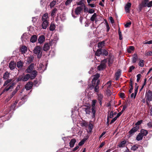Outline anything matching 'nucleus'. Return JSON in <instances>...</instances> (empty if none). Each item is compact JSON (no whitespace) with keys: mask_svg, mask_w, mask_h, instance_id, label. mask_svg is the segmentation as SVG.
Wrapping results in <instances>:
<instances>
[{"mask_svg":"<svg viewBox=\"0 0 152 152\" xmlns=\"http://www.w3.org/2000/svg\"><path fill=\"white\" fill-rule=\"evenodd\" d=\"M152 6V1L149 2V0H144L139 5V9L140 10L143 7H150Z\"/></svg>","mask_w":152,"mask_h":152,"instance_id":"1","label":"nucleus"},{"mask_svg":"<svg viewBox=\"0 0 152 152\" xmlns=\"http://www.w3.org/2000/svg\"><path fill=\"white\" fill-rule=\"evenodd\" d=\"M34 53L37 55L38 58H40L42 55L41 48L39 46H37L34 48L33 50Z\"/></svg>","mask_w":152,"mask_h":152,"instance_id":"2","label":"nucleus"},{"mask_svg":"<svg viewBox=\"0 0 152 152\" xmlns=\"http://www.w3.org/2000/svg\"><path fill=\"white\" fill-rule=\"evenodd\" d=\"M97 101L95 99L93 100L91 103V112L93 115L92 116V118H94L96 115V109L95 107V105Z\"/></svg>","mask_w":152,"mask_h":152,"instance_id":"3","label":"nucleus"},{"mask_svg":"<svg viewBox=\"0 0 152 152\" xmlns=\"http://www.w3.org/2000/svg\"><path fill=\"white\" fill-rule=\"evenodd\" d=\"M30 77L29 74H27L25 75L20 76L18 79V81L22 80L23 81H26L28 80Z\"/></svg>","mask_w":152,"mask_h":152,"instance_id":"4","label":"nucleus"},{"mask_svg":"<svg viewBox=\"0 0 152 152\" xmlns=\"http://www.w3.org/2000/svg\"><path fill=\"white\" fill-rule=\"evenodd\" d=\"M106 62V59H104L102 61L101 64L98 67V69L99 70H101L104 69L105 67V63Z\"/></svg>","mask_w":152,"mask_h":152,"instance_id":"5","label":"nucleus"},{"mask_svg":"<svg viewBox=\"0 0 152 152\" xmlns=\"http://www.w3.org/2000/svg\"><path fill=\"white\" fill-rule=\"evenodd\" d=\"M139 129V126H136L131 129L129 132V136H132L134 133L137 132Z\"/></svg>","mask_w":152,"mask_h":152,"instance_id":"6","label":"nucleus"},{"mask_svg":"<svg viewBox=\"0 0 152 152\" xmlns=\"http://www.w3.org/2000/svg\"><path fill=\"white\" fill-rule=\"evenodd\" d=\"M146 102L148 105H149L148 102L152 101V92H148L146 95Z\"/></svg>","mask_w":152,"mask_h":152,"instance_id":"7","label":"nucleus"},{"mask_svg":"<svg viewBox=\"0 0 152 152\" xmlns=\"http://www.w3.org/2000/svg\"><path fill=\"white\" fill-rule=\"evenodd\" d=\"M9 112V108H5L2 111L0 114V117L1 118L2 117L4 116L7 115L8 113Z\"/></svg>","mask_w":152,"mask_h":152,"instance_id":"8","label":"nucleus"},{"mask_svg":"<svg viewBox=\"0 0 152 152\" xmlns=\"http://www.w3.org/2000/svg\"><path fill=\"white\" fill-rule=\"evenodd\" d=\"M100 75L99 74H96L94 76V77L92 81V85L95 84V83H97V81L99 80H98V79Z\"/></svg>","mask_w":152,"mask_h":152,"instance_id":"9","label":"nucleus"},{"mask_svg":"<svg viewBox=\"0 0 152 152\" xmlns=\"http://www.w3.org/2000/svg\"><path fill=\"white\" fill-rule=\"evenodd\" d=\"M84 111L86 112V114L89 115L91 113V107L90 106H84L83 108Z\"/></svg>","mask_w":152,"mask_h":152,"instance_id":"10","label":"nucleus"},{"mask_svg":"<svg viewBox=\"0 0 152 152\" xmlns=\"http://www.w3.org/2000/svg\"><path fill=\"white\" fill-rule=\"evenodd\" d=\"M131 6V4L129 2H128L125 7V10L126 13H129L130 9Z\"/></svg>","mask_w":152,"mask_h":152,"instance_id":"11","label":"nucleus"},{"mask_svg":"<svg viewBox=\"0 0 152 152\" xmlns=\"http://www.w3.org/2000/svg\"><path fill=\"white\" fill-rule=\"evenodd\" d=\"M34 67V64H31L28 67L26 70V72L28 73H30L31 72L33 69Z\"/></svg>","mask_w":152,"mask_h":152,"instance_id":"12","label":"nucleus"},{"mask_svg":"<svg viewBox=\"0 0 152 152\" xmlns=\"http://www.w3.org/2000/svg\"><path fill=\"white\" fill-rule=\"evenodd\" d=\"M49 19V18L48 13H45L43 15L42 18V21H48Z\"/></svg>","mask_w":152,"mask_h":152,"instance_id":"13","label":"nucleus"},{"mask_svg":"<svg viewBox=\"0 0 152 152\" xmlns=\"http://www.w3.org/2000/svg\"><path fill=\"white\" fill-rule=\"evenodd\" d=\"M33 83L32 82H29L27 83L25 86V88L27 90L30 89L33 86Z\"/></svg>","mask_w":152,"mask_h":152,"instance_id":"14","label":"nucleus"},{"mask_svg":"<svg viewBox=\"0 0 152 152\" xmlns=\"http://www.w3.org/2000/svg\"><path fill=\"white\" fill-rule=\"evenodd\" d=\"M49 24L48 21H42V27L43 29H46L48 26Z\"/></svg>","mask_w":152,"mask_h":152,"instance_id":"15","label":"nucleus"},{"mask_svg":"<svg viewBox=\"0 0 152 152\" xmlns=\"http://www.w3.org/2000/svg\"><path fill=\"white\" fill-rule=\"evenodd\" d=\"M100 82L99 80L97 81V83H95V84L92 85L94 87H95L94 88V91L95 92H97L99 91V87L98 86Z\"/></svg>","mask_w":152,"mask_h":152,"instance_id":"16","label":"nucleus"},{"mask_svg":"<svg viewBox=\"0 0 152 152\" xmlns=\"http://www.w3.org/2000/svg\"><path fill=\"white\" fill-rule=\"evenodd\" d=\"M45 38L44 35H42L40 36L38 39V42L41 44L42 43L45 41Z\"/></svg>","mask_w":152,"mask_h":152,"instance_id":"17","label":"nucleus"},{"mask_svg":"<svg viewBox=\"0 0 152 152\" xmlns=\"http://www.w3.org/2000/svg\"><path fill=\"white\" fill-rule=\"evenodd\" d=\"M14 85V84L12 83L10 85L9 87L7 86L4 89L3 91L4 92L7 91L9 90L10 91H11L13 88Z\"/></svg>","mask_w":152,"mask_h":152,"instance_id":"18","label":"nucleus"},{"mask_svg":"<svg viewBox=\"0 0 152 152\" xmlns=\"http://www.w3.org/2000/svg\"><path fill=\"white\" fill-rule=\"evenodd\" d=\"M50 43H45L43 47V50L45 51H47L49 50L50 48Z\"/></svg>","mask_w":152,"mask_h":152,"instance_id":"19","label":"nucleus"},{"mask_svg":"<svg viewBox=\"0 0 152 152\" xmlns=\"http://www.w3.org/2000/svg\"><path fill=\"white\" fill-rule=\"evenodd\" d=\"M16 64L14 61H11L9 64V66L11 70H12L15 69Z\"/></svg>","mask_w":152,"mask_h":152,"instance_id":"20","label":"nucleus"},{"mask_svg":"<svg viewBox=\"0 0 152 152\" xmlns=\"http://www.w3.org/2000/svg\"><path fill=\"white\" fill-rule=\"evenodd\" d=\"M82 8L81 6L78 7L75 9V13L77 15H78L80 14Z\"/></svg>","mask_w":152,"mask_h":152,"instance_id":"21","label":"nucleus"},{"mask_svg":"<svg viewBox=\"0 0 152 152\" xmlns=\"http://www.w3.org/2000/svg\"><path fill=\"white\" fill-rule=\"evenodd\" d=\"M37 72L35 70H33L31 74V76L30 77L31 79H34L36 76L37 75Z\"/></svg>","mask_w":152,"mask_h":152,"instance_id":"22","label":"nucleus"},{"mask_svg":"<svg viewBox=\"0 0 152 152\" xmlns=\"http://www.w3.org/2000/svg\"><path fill=\"white\" fill-rule=\"evenodd\" d=\"M20 50L22 53H25L27 50V48L26 46H22L20 49Z\"/></svg>","mask_w":152,"mask_h":152,"instance_id":"23","label":"nucleus"},{"mask_svg":"<svg viewBox=\"0 0 152 152\" xmlns=\"http://www.w3.org/2000/svg\"><path fill=\"white\" fill-rule=\"evenodd\" d=\"M140 133L143 137L144 136H145L147 135L148 134V132L146 130L142 129L141 130Z\"/></svg>","mask_w":152,"mask_h":152,"instance_id":"24","label":"nucleus"},{"mask_svg":"<svg viewBox=\"0 0 152 152\" xmlns=\"http://www.w3.org/2000/svg\"><path fill=\"white\" fill-rule=\"evenodd\" d=\"M17 93L16 90H14L11 94L8 97V98L7 99L6 101L7 102H8L9 100H10L12 97L15 94Z\"/></svg>","mask_w":152,"mask_h":152,"instance_id":"25","label":"nucleus"},{"mask_svg":"<svg viewBox=\"0 0 152 152\" xmlns=\"http://www.w3.org/2000/svg\"><path fill=\"white\" fill-rule=\"evenodd\" d=\"M37 39V36L35 35H34L31 37L30 39V41L32 43H34L36 42Z\"/></svg>","mask_w":152,"mask_h":152,"instance_id":"26","label":"nucleus"},{"mask_svg":"<svg viewBox=\"0 0 152 152\" xmlns=\"http://www.w3.org/2000/svg\"><path fill=\"white\" fill-rule=\"evenodd\" d=\"M105 44V42L104 41H102L100 42H99L98 44V48L99 49H101L103 47L104 45Z\"/></svg>","mask_w":152,"mask_h":152,"instance_id":"27","label":"nucleus"},{"mask_svg":"<svg viewBox=\"0 0 152 152\" xmlns=\"http://www.w3.org/2000/svg\"><path fill=\"white\" fill-rule=\"evenodd\" d=\"M56 26L55 24L52 23H51L49 27V30L50 31H53L55 28Z\"/></svg>","mask_w":152,"mask_h":152,"instance_id":"28","label":"nucleus"},{"mask_svg":"<svg viewBox=\"0 0 152 152\" xmlns=\"http://www.w3.org/2000/svg\"><path fill=\"white\" fill-rule=\"evenodd\" d=\"M39 66H40L38 68V70L40 72H43L44 71V66L41 64Z\"/></svg>","mask_w":152,"mask_h":152,"instance_id":"29","label":"nucleus"},{"mask_svg":"<svg viewBox=\"0 0 152 152\" xmlns=\"http://www.w3.org/2000/svg\"><path fill=\"white\" fill-rule=\"evenodd\" d=\"M121 75V72L119 70H118L115 73V79L116 80H118L119 79L120 76Z\"/></svg>","mask_w":152,"mask_h":152,"instance_id":"30","label":"nucleus"},{"mask_svg":"<svg viewBox=\"0 0 152 152\" xmlns=\"http://www.w3.org/2000/svg\"><path fill=\"white\" fill-rule=\"evenodd\" d=\"M138 148L141 149V148H142V147L141 146H138V145H136L132 146V147L131 149L132 150L134 151L136 150Z\"/></svg>","mask_w":152,"mask_h":152,"instance_id":"31","label":"nucleus"},{"mask_svg":"<svg viewBox=\"0 0 152 152\" xmlns=\"http://www.w3.org/2000/svg\"><path fill=\"white\" fill-rule=\"evenodd\" d=\"M88 132H91L93 128V125L91 123H89L88 124Z\"/></svg>","mask_w":152,"mask_h":152,"instance_id":"32","label":"nucleus"},{"mask_svg":"<svg viewBox=\"0 0 152 152\" xmlns=\"http://www.w3.org/2000/svg\"><path fill=\"white\" fill-rule=\"evenodd\" d=\"M18 102V101L17 100H16L14 103H13L12 104V105L10 107V110H14L15 108V107L16 106V104Z\"/></svg>","mask_w":152,"mask_h":152,"instance_id":"33","label":"nucleus"},{"mask_svg":"<svg viewBox=\"0 0 152 152\" xmlns=\"http://www.w3.org/2000/svg\"><path fill=\"white\" fill-rule=\"evenodd\" d=\"M143 136L139 133L138 135L137 136L136 139L137 141H139L140 140H141L142 139Z\"/></svg>","mask_w":152,"mask_h":152,"instance_id":"34","label":"nucleus"},{"mask_svg":"<svg viewBox=\"0 0 152 152\" xmlns=\"http://www.w3.org/2000/svg\"><path fill=\"white\" fill-rule=\"evenodd\" d=\"M102 53L101 49H98L95 53V55L96 56H99Z\"/></svg>","mask_w":152,"mask_h":152,"instance_id":"35","label":"nucleus"},{"mask_svg":"<svg viewBox=\"0 0 152 152\" xmlns=\"http://www.w3.org/2000/svg\"><path fill=\"white\" fill-rule=\"evenodd\" d=\"M137 60V57L136 54H134L133 57L132 58V62L134 63L136 62Z\"/></svg>","mask_w":152,"mask_h":152,"instance_id":"36","label":"nucleus"},{"mask_svg":"<svg viewBox=\"0 0 152 152\" xmlns=\"http://www.w3.org/2000/svg\"><path fill=\"white\" fill-rule=\"evenodd\" d=\"M97 95L98 96L97 99L98 101L102 100L103 98V95L101 94H98Z\"/></svg>","mask_w":152,"mask_h":152,"instance_id":"37","label":"nucleus"},{"mask_svg":"<svg viewBox=\"0 0 152 152\" xmlns=\"http://www.w3.org/2000/svg\"><path fill=\"white\" fill-rule=\"evenodd\" d=\"M34 58L33 56L29 57L27 58V62L28 63H31L33 61Z\"/></svg>","mask_w":152,"mask_h":152,"instance_id":"38","label":"nucleus"},{"mask_svg":"<svg viewBox=\"0 0 152 152\" xmlns=\"http://www.w3.org/2000/svg\"><path fill=\"white\" fill-rule=\"evenodd\" d=\"M111 82L110 81H109L105 84V86L106 87H107V89H108L111 86Z\"/></svg>","mask_w":152,"mask_h":152,"instance_id":"39","label":"nucleus"},{"mask_svg":"<svg viewBox=\"0 0 152 152\" xmlns=\"http://www.w3.org/2000/svg\"><path fill=\"white\" fill-rule=\"evenodd\" d=\"M73 0H66L65 2V5L66 6L70 5Z\"/></svg>","mask_w":152,"mask_h":152,"instance_id":"40","label":"nucleus"},{"mask_svg":"<svg viewBox=\"0 0 152 152\" xmlns=\"http://www.w3.org/2000/svg\"><path fill=\"white\" fill-rule=\"evenodd\" d=\"M96 13H94L91 17V20L92 21H94L96 17Z\"/></svg>","mask_w":152,"mask_h":152,"instance_id":"41","label":"nucleus"},{"mask_svg":"<svg viewBox=\"0 0 152 152\" xmlns=\"http://www.w3.org/2000/svg\"><path fill=\"white\" fill-rule=\"evenodd\" d=\"M23 66V64L21 61H19L18 62L17 64V67L18 68H21Z\"/></svg>","mask_w":152,"mask_h":152,"instance_id":"42","label":"nucleus"},{"mask_svg":"<svg viewBox=\"0 0 152 152\" xmlns=\"http://www.w3.org/2000/svg\"><path fill=\"white\" fill-rule=\"evenodd\" d=\"M145 55L146 56H152V50L151 51H146Z\"/></svg>","mask_w":152,"mask_h":152,"instance_id":"43","label":"nucleus"},{"mask_svg":"<svg viewBox=\"0 0 152 152\" xmlns=\"http://www.w3.org/2000/svg\"><path fill=\"white\" fill-rule=\"evenodd\" d=\"M138 65L139 66L142 67L144 66V61L143 60H140V61Z\"/></svg>","mask_w":152,"mask_h":152,"instance_id":"44","label":"nucleus"},{"mask_svg":"<svg viewBox=\"0 0 152 152\" xmlns=\"http://www.w3.org/2000/svg\"><path fill=\"white\" fill-rule=\"evenodd\" d=\"M96 71V69L95 68H91L90 71H89L88 73L90 74H93L94 73V72Z\"/></svg>","mask_w":152,"mask_h":152,"instance_id":"45","label":"nucleus"},{"mask_svg":"<svg viewBox=\"0 0 152 152\" xmlns=\"http://www.w3.org/2000/svg\"><path fill=\"white\" fill-rule=\"evenodd\" d=\"M9 77V73L8 72H5L3 78L4 79H7Z\"/></svg>","mask_w":152,"mask_h":152,"instance_id":"46","label":"nucleus"},{"mask_svg":"<svg viewBox=\"0 0 152 152\" xmlns=\"http://www.w3.org/2000/svg\"><path fill=\"white\" fill-rule=\"evenodd\" d=\"M12 81V80L10 79H8L4 83L3 86H5L7 85H8V84L9 83H10L11 81Z\"/></svg>","mask_w":152,"mask_h":152,"instance_id":"47","label":"nucleus"},{"mask_svg":"<svg viewBox=\"0 0 152 152\" xmlns=\"http://www.w3.org/2000/svg\"><path fill=\"white\" fill-rule=\"evenodd\" d=\"M56 2L55 1H52L50 4V7L51 8H52L56 4Z\"/></svg>","mask_w":152,"mask_h":152,"instance_id":"48","label":"nucleus"},{"mask_svg":"<svg viewBox=\"0 0 152 152\" xmlns=\"http://www.w3.org/2000/svg\"><path fill=\"white\" fill-rule=\"evenodd\" d=\"M82 126H84L86 127H87L88 125V122L84 121L82 123Z\"/></svg>","mask_w":152,"mask_h":152,"instance_id":"49","label":"nucleus"},{"mask_svg":"<svg viewBox=\"0 0 152 152\" xmlns=\"http://www.w3.org/2000/svg\"><path fill=\"white\" fill-rule=\"evenodd\" d=\"M57 11V9L56 8L54 9L52 11L51 13V16H53L55 15V14L56 13V12Z\"/></svg>","mask_w":152,"mask_h":152,"instance_id":"50","label":"nucleus"},{"mask_svg":"<svg viewBox=\"0 0 152 152\" xmlns=\"http://www.w3.org/2000/svg\"><path fill=\"white\" fill-rule=\"evenodd\" d=\"M88 136L84 137L83 139L80 142H84L88 139Z\"/></svg>","mask_w":152,"mask_h":152,"instance_id":"51","label":"nucleus"},{"mask_svg":"<svg viewBox=\"0 0 152 152\" xmlns=\"http://www.w3.org/2000/svg\"><path fill=\"white\" fill-rule=\"evenodd\" d=\"M102 54L104 55L107 56L108 55V52L106 50L104 49L103 50Z\"/></svg>","mask_w":152,"mask_h":152,"instance_id":"52","label":"nucleus"},{"mask_svg":"<svg viewBox=\"0 0 152 152\" xmlns=\"http://www.w3.org/2000/svg\"><path fill=\"white\" fill-rule=\"evenodd\" d=\"M118 34L120 40H122L123 39L121 32L120 31V29L118 30Z\"/></svg>","mask_w":152,"mask_h":152,"instance_id":"53","label":"nucleus"},{"mask_svg":"<svg viewBox=\"0 0 152 152\" xmlns=\"http://www.w3.org/2000/svg\"><path fill=\"white\" fill-rule=\"evenodd\" d=\"M138 86H137V87H136V88L135 89L134 91V98H135L136 97V95L138 89Z\"/></svg>","mask_w":152,"mask_h":152,"instance_id":"54","label":"nucleus"},{"mask_svg":"<svg viewBox=\"0 0 152 152\" xmlns=\"http://www.w3.org/2000/svg\"><path fill=\"white\" fill-rule=\"evenodd\" d=\"M141 75L140 74H138L137 76V82H138L140 78H141Z\"/></svg>","mask_w":152,"mask_h":152,"instance_id":"55","label":"nucleus"},{"mask_svg":"<svg viewBox=\"0 0 152 152\" xmlns=\"http://www.w3.org/2000/svg\"><path fill=\"white\" fill-rule=\"evenodd\" d=\"M113 112L112 111L110 113V114L108 116L107 118V119H108V118H112L113 117Z\"/></svg>","mask_w":152,"mask_h":152,"instance_id":"56","label":"nucleus"},{"mask_svg":"<svg viewBox=\"0 0 152 152\" xmlns=\"http://www.w3.org/2000/svg\"><path fill=\"white\" fill-rule=\"evenodd\" d=\"M143 44H152V40L149 41L147 42H143Z\"/></svg>","mask_w":152,"mask_h":152,"instance_id":"57","label":"nucleus"},{"mask_svg":"<svg viewBox=\"0 0 152 152\" xmlns=\"http://www.w3.org/2000/svg\"><path fill=\"white\" fill-rule=\"evenodd\" d=\"M131 24V22H128L126 23V24H125V26L127 28L129 27V26Z\"/></svg>","mask_w":152,"mask_h":152,"instance_id":"58","label":"nucleus"},{"mask_svg":"<svg viewBox=\"0 0 152 152\" xmlns=\"http://www.w3.org/2000/svg\"><path fill=\"white\" fill-rule=\"evenodd\" d=\"M142 122V120H140L139 121H138L136 124L135 125L136 126H138L137 125H139L141 124Z\"/></svg>","mask_w":152,"mask_h":152,"instance_id":"59","label":"nucleus"},{"mask_svg":"<svg viewBox=\"0 0 152 152\" xmlns=\"http://www.w3.org/2000/svg\"><path fill=\"white\" fill-rule=\"evenodd\" d=\"M125 94L124 93H121L120 94V95H119L120 97L121 98L123 99L125 98Z\"/></svg>","mask_w":152,"mask_h":152,"instance_id":"60","label":"nucleus"},{"mask_svg":"<svg viewBox=\"0 0 152 152\" xmlns=\"http://www.w3.org/2000/svg\"><path fill=\"white\" fill-rule=\"evenodd\" d=\"M149 128L152 127V121L149 122L147 124Z\"/></svg>","mask_w":152,"mask_h":152,"instance_id":"61","label":"nucleus"},{"mask_svg":"<svg viewBox=\"0 0 152 152\" xmlns=\"http://www.w3.org/2000/svg\"><path fill=\"white\" fill-rule=\"evenodd\" d=\"M135 68V67L134 66H131L129 67V72H132V70L134 69Z\"/></svg>","mask_w":152,"mask_h":152,"instance_id":"62","label":"nucleus"},{"mask_svg":"<svg viewBox=\"0 0 152 152\" xmlns=\"http://www.w3.org/2000/svg\"><path fill=\"white\" fill-rule=\"evenodd\" d=\"M106 26L107 28V32L109 31V29H110V28L109 27V26L108 24V23H106Z\"/></svg>","mask_w":152,"mask_h":152,"instance_id":"63","label":"nucleus"},{"mask_svg":"<svg viewBox=\"0 0 152 152\" xmlns=\"http://www.w3.org/2000/svg\"><path fill=\"white\" fill-rule=\"evenodd\" d=\"M109 20H110V22L112 23H114V20H113V18L112 17H109Z\"/></svg>","mask_w":152,"mask_h":152,"instance_id":"64","label":"nucleus"}]
</instances>
